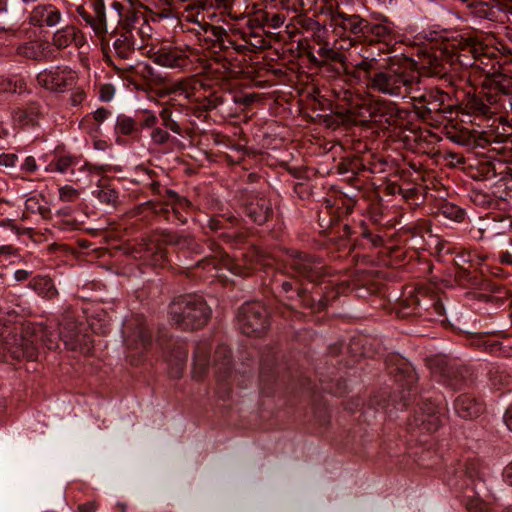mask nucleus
Wrapping results in <instances>:
<instances>
[{
	"mask_svg": "<svg viewBox=\"0 0 512 512\" xmlns=\"http://www.w3.org/2000/svg\"><path fill=\"white\" fill-rule=\"evenodd\" d=\"M295 28L299 33H309L319 23L315 19L308 17L305 14H299L294 18Z\"/></svg>",
	"mask_w": 512,
	"mask_h": 512,
	"instance_id": "52",
	"label": "nucleus"
},
{
	"mask_svg": "<svg viewBox=\"0 0 512 512\" xmlns=\"http://www.w3.org/2000/svg\"><path fill=\"white\" fill-rule=\"evenodd\" d=\"M245 214L258 225L268 221L273 214L269 199L258 194L251 195L244 204Z\"/></svg>",
	"mask_w": 512,
	"mask_h": 512,
	"instance_id": "19",
	"label": "nucleus"
},
{
	"mask_svg": "<svg viewBox=\"0 0 512 512\" xmlns=\"http://www.w3.org/2000/svg\"><path fill=\"white\" fill-rule=\"evenodd\" d=\"M469 10L472 15L480 19H492L494 15L488 4L482 1L469 2Z\"/></svg>",
	"mask_w": 512,
	"mask_h": 512,
	"instance_id": "49",
	"label": "nucleus"
},
{
	"mask_svg": "<svg viewBox=\"0 0 512 512\" xmlns=\"http://www.w3.org/2000/svg\"><path fill=\"white\" fill-rule=\"evenodd\" d=\"M365 273H356L351 280H342L337 284V293H345L347 291L358 290L361 286L366 285Z\"/></svg>",
	"mask_w": 512,
	"mask_h": 512,
	"instance_id": "45",
	"label": "nucleus"
},
{
	"mask_svg": "<svg viewBox=\"0 0 512 512\" xmlns=\"http://www.w3.org/2000/svg\"><path fill=\"white\" fill-rule=\"evenodd\" d=\"M93 9V15L90 14L84 5L76 7L77 15L89 26L95 36L100 40L103 49L109 47V32L107 24L106 7L104 0H89Z\"/></svg>",
	"mask_w": 512,
	"mask_h": 512,
	"instance_id": "11",
	"label": "nucleus"
},
{
	"mask_svg": "<svg viewBox=\"0 0 512 512\" xmlns=\"http://www.w3.org/2000/svg\"><path fill=\"white\" fill-rule=\"evenodd\" d=\"M419 75L404 66H389L370 76L367 87L393 98H407L419 92Z\"/></svg>",
	"mask_w": 512,
	"mask_h": 512,
	"instance_id": "1",
	"label": "nucleus"
},
{
	"mask_svg": "<svg viewBox=\"0 0 512 512\" xmlns=\"http://www.w3.org/2000/svg\"><path fill=\"white\" fill-rule=\"evenodd\" d=\"M411 98L426 103L429 111L452 112V106L448 104L450 95L438 88H430L424 92L419 88V92L412 94Z\"/></svg>",
	"mask_w": 512,
	"mask_h": 512,
	"instance_id": "20",
	"label": "nucleus"
},
{
	"mask_svg": "<svg viewBox=\"0 0 512 512\" xmlns=\"http://www.w3.org/2000/svg\"><path fill=\"white\" fill-rule=\"evenodd\" d=\"M455 411L463 419H473L484 411V405L473 396L462 394L455 401Z\"/></svg>",
	"mask_w": 512,
	"mask_h": 512,
	"instance_id": "27",
	"label": "nucleus"
},
{
	"mask_svg": "<svg viewBox=\"0 0 512 512\" xmlns=\"http://www.w3.org/2000/svg\"><path fill=\"white\" fill-rule=\"evenodd\" d=\"M196 103V107L202 112H209L224 103L223 94L219 92H211L203 97L193 98Z\"/></svg>",
	"mask_w": 512,
	"mask_h": 512,
	"instance_id": "38",
	"label": "nucleus"
},
{
	"mask_svg": "<svg viewBox=\"0 0 512 512\" xmlns=\"http://www.w3.org/2000/svg\"><path fill=\"white\" fill-rule=\"evenodd\" d=\"M78 74L68 66H53L41 71L36 81L51 92L63 93L76 85Z\"/></svg>",
	"mask_w": 512,
	"mask_h": 512,
	"instance_id": "9",
	"label": "nucleus"
},
{
	"mask_svg": "<svg viewBox=\"0 0 512 512\" xmlns=\"http://www.w3.org/2000/svg\"><path fill=\"white\" fill-rule=\"evenodd\" d=\"M308 38L315 44H321L328 38V29L325 25L318 23L309 33Z\"/></svg>",
	"mask_w": 512,
	"mask_h": 512,
	"instance_id": "56",
	"label": "nucleus"
},
{
	"mask_svg": "<svg viewBox=\"0 0 512 512\" xmlns=\"http://www.w3.org/2000/svg\"><path fill=\"white\" fill-rule=\"evenodd\" d=\"M168 130L169 129H166L163 126L162 127L155 126L150 133V139H151L152 143L155 145L167 144L171 139V135L168 132Z\"/></svg>",
	"mask_w": 512,
	"mask_h": 512,
	"instance_id": "54",
	"label": "nucleus"
},
{
	"mask_svg": "<svg viewBox=\"0 0 512 512\" xmlns=\"http://www.w3.org/2000/svg\"><path fill=\"white\" fill-rule=\"evenodd\" d=\"M163 244L173 245L179 250H188L194 254H201L204 251L203 246L192 236L164 230L146 244V257L155 266H162L167 260V252Z\"/></svg>",
	"mask_w": 512,
	"mask_h": 512,
	"instance_id": "4",
	"label": "nucleus"
},
{
	"mask_svg": "<svg viewBox=\"0 0 512 512\" xmlns=\"http://www.w3.org/2000/svg\"><path fill=\"white\" fill-rule=\"evenodd\" d=\"M396 36L394 24L387 17L382 16L377 22L368 21L364 42L389 43L395 40Z\"/></svg>",
	"mask_w": 512,
	"mask_h": 512,
	"instance_id": "17",
	"label": "nucleus"
},
{
	"mask_svg": "<svg viewBox=\"0 0 512 512\" xmlns=\"http://www.w3.org/2000/svg\"><path fill=\"white\" fill-rule=\"evenodd\" d=\"M494 84L498 93L502 97L511 94L512 92V77L505 74L494 75Z\"/></svg>",
	"mask_w": 512,
	"mask_h": 512,
	"instance_id": "51",
	"label": "nucleus"
},
{
	"mask_svg": "<svg viewBox=\"0 0 512 512\" xmlns=\"http://www.w3.org/2000/svg\"><path fill=\"white\" fill-rule=\"evenodd\" d=\"M472 200L476 205L484 208H490L495 204V200L491 195L481 191H474Z\"/></svg>",
	"mask_w": 512,
	"mask_h": 512,
	"instance_id": "60",
	"label": "nucleus"
},
{
	"mask_svg": "<svg viewBox=\"0 0 512 512\" xmlns=\"http://www.w3.org/2000/svg\"><path fill=\"white\" fill-rule=\"evenodd\" d=\"M123 333L127 337V341L147 346L152 340V333L148 329L146 320L141 315L132 316L123 326Z\"/></svg>",
	"mask_w": 512,
	"mask_h": 512,
	"instance_id": "18",
	"label": "nucleus"
},
{
	"mask_svg": "<svg viewBox=\"0 0 512 512\" xmlns=\"http://www.w3.org/2000/svg\"><path fill=\"white\" fill-rule=\"evenodd\" d=\"M111 36L115 37L112 46L116 57L121 60L131 59L136 51V41L133 32L114 29Z\"/></svg>",
	"mask_w": 512,
	"mask_h": 512,
	"instance_id": "25",
	"label": "nucleus"
},
{
	"mask_svg": "<svg viewBox=\"0 0 512 512\" xmlns=\"http://www.w3.org/2000/svg\"><path fill=\"white\" fill-rule=\"evenodd\" d=\"M466 368H458L453 364H446L443 369L444 382L454 389H460L465 380Z\"/></svg>",
	"mask_w": 512,
	"mask_h": 512,
	"instance_id": "37",
	"label": "nucleus"
},
{
	"mask_svg": "<svg viewBox=\"0 0 512 512\" xmlns=\"http://www.w3.org/2000/svg\"><path fill=\"white\" fill-rule=\"evenodd\" d=\"M234 33L239 34V38L250 45V50L256 51L257 49H263L266 47L264 37L254 30L236 28L234 29Z\"/></svg>",
	"mask_w": 512,
	"mask_h": 512,
	"instance_id": "40",
	"label": "nucleus"
},
{
	"mask_svg": "<svg viewBox=\"0 0 512 512\" xmlns=\"http://www.w3.org/2000/svg\"><path fill=\"white\" fill-rule=\"evenodd\" d=\"M34 340H40L49 350H57L60 346L61 336L48 326H37L33 330Z\"/></svg>",
	"mask_w": 512,
	"mask_h": 512,
	"instance_id": "33",
	"label": "nucleus"
},
{
	"mask_svg": "<svg viewBox=\"0 0 512 512\" xmlns=\"http://www.w3.org/2000/svg\"><path fill=\"white\" fill-rule=\"evenodd\" d=\"M399 313L402 317L418 316L426 321L444 322V306L439 298L429 294L424 287H418L401 300Z\"/></svg>",
	"mask_w": 512,
	"mask_h": 512,
	"instance_id": "3",
	"label": "nucleus"
},
{
	"mask_svg": "<svg viewBox=\"0 0 512 512\" xmlns=\"http://www.w3.org/2000/svg\"><path fill=\"white\" fill-rule=\"evenodd\" d=\"M278 282L279 280H276V283ZM280 287L281 292L285 294V298L290 301L288 304L290 307H293L295 304L310 308L314 312H320L328 305L329 300L327 297H322L316 302L308 289L303 287L296 277L292 276L289 280L280 281Z\"/></svg>",
	"mask_w": 512,
	"mask_h": 512,
	"instance_id": "10",
	"label": "nucleus"
},
{
	"mask_svg": "<svg viewBox=\"0 0 512 512\" xmlns=\"http://www.w3.org/2000/svg\"><path fill=\"white\" fill-rule=\"evenodd\" d=\"M26 90V83L21 80H12L11 78L0 76V93H18Z\"/></svg>",
	"mask_w": 512,
	"mask_h": 512,
	"instance_id": "46",
	"label": "nucleus"
},
{
	"mask_svg": "<svg viewBox=\"0 0 512 512\" xmlns=\"http://www.w3.org/2000/svg\"><path fill=\"white\" fill-rule=\"evenodd\" d=\"M355 233L359 234L364 239H367L372 247H380L383 245L384 240L381 235L373 233L364 221H361Z\"/></svg>",
	"mask_w": 512,
	"mask_h": 512,
	"instance_id": "48",
	"label": "nucleus"
},
{
	"mask_svg": "<svg viewBox=\"0 0 512 512\" xmlns=\"http://www.w3.org/2000/svg\"><path fill=\"white\" fill-rule=\"evenodd\" d=\"M485 104H488V109L496 114L501 111H507V105L503 100V97L499 94L486 93L483 96Z\"/></svg>",
	"mask_w": 512,
	"mask_h": 512,
	"instance_id": "50",
	"label": "nucleus"
},
{
	"mask_svg": "<svg viewBox=\"0 0 512 512\" xmlns=\"http://www.w3.org/2000/svg\"><path fill=\"white\" fill-rule=\"evenodd\" d=\"M30 287L43 298L53 299L58 295V291L49 277H34L30 282Z\"/></svg>",
	"mask_w": 512,
	"mask_h": 512,
	"instance_id": "35",
	"label": "nucleus"
},
{
	"mask_svg": "<svg viewBox=\"0 0 512 512\" xmlns=\"http://www.w3.org/2000/svg\"><path fill=\"white\" fill-rule=\"evenodd\" d=\"M442 424V416L439 406L432 401L423 402L422 406L409 420L411 429L418 428L423 432L432 433L439 429Z\"/></svg>",
	"mask_w": 512,
	"mask_h": 512,
	"instance_id": "12",
	"label": "nucleus"
},
{
	"mask_svg": "<svg viewBox=\"0 0 512 512\" xmlns=\"http://www.w3.org/2000/svg\"><path fill=\"white\" fill-rule=\"evenodd\" d=\"M205 32L209 35L211 40L217 44L223 40V37L226 36L227 31L221 26L208 25L205 28Z\"/></svg>",
	"mask_w": 512,
	"mask_h": 512,
	"instance_id": "61",
	"label": "nucleus"
},
{
	"mask_svg": "<svg viewBox=\"0 0 512 512\" xmlns=\"http://www.w3.org/2000/svg\"><path fill=\"white\" fill-rule=\"evenodd\" d=\"M284 267L293 277H303L310 282L318 281L325 270L322 261L312 255L295 250L286 253Z\"/></svg>",
	"mask_w": 512,
	"mask_h": 512,
	"instance_id": "6",
	"label": "nucleus"
},
{
	"mask_svg": "<svg viewBox=\"0 0 512 512\" xmlns=\"http://www.w3.org/2000/svg\"><path fill=\"white\" fill-rule=\"evenodd\" d=\"M489 382L495 389L506 387L511 382V376L504 367L493 365L488 372Z\"/></svg>",
	"mask_w": 512,
	"mask_h": 512,
	"instance_id": "39",
	"label": "nucleus"
},
{
	"mask_svg": "<svg viewBox=\"0 0 512 512\" xmlns=\"http://www.w3.org/2000/svg\"><path fill=\"white\" fill-rule=\"evenodd\" d=\"M239 328L247 336L259 337L269 327V318L266 307L260 302L245 303L237 315Z\"/></svg>",
	"mask_w": 512,
	"mask_h": 512,
	"instance_id": "7",
	"label": "nucleus"
},
{
	"mask_svg": "<svg viewBox=\"0 0 512 512\" xmlns=\"http://www.w3.org/2000/svg\"><path fill=\"white\" fill-rule=\"evenodd\" d=\"M460 473L465 478L462 486H472L473 489L477 483L484 482L486 477L485 467L479 460H468Z\"/></svg>",
	"mask_w": 512,
	"mask_h": 512,
	"instance_id": "30",
	"label": "nucleus"
},
{
	"mask_svg": "<svg viewBox=\"0 0 512 512\" xmlns=\"http://www.w3.org/2000/svg\"><path fill=\"white\" fill-rule=\"evenodd\" d=\"M212 254L206 256L197 263V266L206 267L212 265L214 269L220 270L225 268L235 275L246 276L248 272L235 259L231 258L220 247H211Z\"/></svg>",
	"mask_w": 512,
	"mask_h": 512,
	"instance_id": "15",
	"label": "nucleus"
},
{
	"mask_svg": "<svg viewBox=\"0 0 512 512\" xmlns=\"http://www.w3.org/2000/svg\"><path fill=\"white\" fill-rule=\"evenodd\" d=\"M211 316V309L198 295H181L168 306V319L171 325L183 331L204 327Z\"/></svg>",
	"mask_w": 512,
	"mask_h": 512,
	"instance_id": "2",
	"label": "nucleus"
},
{
	"mask_svg": "<svg viewBox=\"0 0 512 512\" xmlns=\"http://www.w3.org/2000/svg\"><path fill=\"white\" fill-rule=\"evenodd\" d=\"M158 123L157 115L148 109L141 112L139 125L142 129H153Z\"/></svg>",
	"mask_w": 512,
	"mask_h": 512,
	"instance_id": "58",
	"label": "nucleus"
},
{
	"mask_svg": "<svg viewBox=\"0 0 512 512\" xmlns=\"http://www.w3.org/2000/svg\"><path fill=\"white\" fill-rule=\"evenodd\" d=\"M439 212L445 218L456 222H461L465 217V211L463 209L449 202L443 203L439 208Z\"/></svg>",
	"mask_w": 512,
	"mask_h": 512,
	"instance_id": "47",
	"label": "nucleus"
},
{
	"mask_svg": "<svg viewBox=\"0 0 512 512\" xmlns=\"http://www.w3.org/2000/svg\"><path fill=\"white\" fill-rule=\"evenodd\" d=\"M73 164H75V159L70 155H64L51 162L50 166H54V169L60 173H65Z\"/></svg>",
	"mask_w": 512,
	"mask_h": 512,
	"instance_id": "59",
	"label": "nucleus"
},
{
	"mask_svg": "<svg viewBox=\"0 0 512 512\" xmlns=\"http://www.w3.org/2000/svg\"><path fill=\"white\" fill-rule=\"evenodd\" d=\"M138 20L136 14L127 15L125 18H121V21L118 19V23L121 27L120 31H131L133 32L134 23Z\"/></svg>",
	"mask_w": 512,
	"mask_h": 512,
	"instance_id": "64",
	"label": "nucleus"
},
{
	"mask_svg": "<svg viewBox=\"0 0 512 512\" xmlns=\"http://www.w3.org/2000/svg\"><path fill=\"white\" fill-rule=\"evenodd\" d=\"M378 62L376 59H363L359 63L356 64V68L359 71L364 72V78L367 82H370V76L373 73H377L380 70L376 68Z\"/></svg>",
	"mask_w": 512,
	"mask_h": 512,
	"instance_id": "53",
	"label": "nucleus"
},
{
	"mask_svg": "<svg viewBox=\"0 0 512 512\" xmlns=\"http://www.w3.org/2000/svg\"><path fill=\"white\" fill-rule=\"evenodd\" d=\"M0 343L3 352H6L11 359H26L35 361L38 357V348L32 335L18 332L16 327H0Z\"/></svg>",
	"mask_w": 512,
	"mask_h": 512,
	"instance_id": "5",
	"label": "nucleus"
},
{
	"mask_svg": "<svg viewBox=\"0 0 512 512\" xmlns=\"http://www.w3.org/2000/svg\"><path fill=\"white\" fill-rule=\"evenodd\" d=\"M159 118L164 128L169 129L177 135L182 134V128L180 124L173 119V112L170 107L165 105L159 112Z\"/></svg>",
	"mask_w": 512,
	"mask_h": 512,
	"instance_id": "44",
	"label": "nucleus"
},
{
	"mask_svg": "<svg viewBox=\"0 0 512 512\" xmlns=\"http://www.w3.org/2000/svg\"><path fill=\"white\" fill-rule=\"evenodd\" d=\"M97 198L102 202L106 204H112L114 205L118 200V193L116 190L108 187H102L96 192Z\"/></svg>",
	"mask_w": 512,
	"mask_h": 512,
	"instance_id": "55",
	"label": "nucleus"
},
{
	"mask_svg": "<svg viewBox=\"0 0 512 512\" xmlns=\"http://www.w3.org/2000/svg\"><path fill=\"white\" fill-rule=\"evenodd\" d=\"M488 106V104H485L483 96L472 95L467 97L464 110L470 115L488 117L493 114V111H490Z\"/></svg>",
	"mask_w": 512,
	"mask_h": 512,
	"instance_id": "36",
	"label": "nucleus"
},
{
	"mask_svg": "<svg viewBox=\"0 0 512 512\" xmlns=\"http://www.w3.org/2000/svg\"><path fill=\"white\" fill-rule=\"evenodd\" d=\"M512 231V216L503 215L500 218H493L491 222L486 223L485 228L481 229V239L484 234L488 233L489 236L505 235Z\"/></svg>",
	"mask_w": 512,
	"mask_h": 512,
	"instance_id": "32",
	"label": "nucleus"
},
{
	"mask_svg": "<svg viewBox=\"0 0 512 512\" xmlns=\"http://www.w3.org/2000/svg\"><path fill=\"white\" fill-rule=\"evenodd\" d=\"M210 350L211 344L207 340H201L196 344L195 351L193 354V378L201 379L207 373L210 365Z\"/></svg>",
	"mask_w": 512,
	"mask_h": 512,
	"instance_id": "26",
	"label": "nucleus"
},
{
	"mask_svg": "<svg viewBox=\"0 0 512 512\" xmlns=\"http://www.w3.org/2000/svg\"><path fill=\"white\" fill-rule=\"evenodd\" d=\"M20 169L25 174H32L38 169L36 159L33 156H27L20 166Z\"/></svg>",
	"mask_w": 512,
	"mask_h": 512,
	"instance_id": "63",
	"label": "nucleus"
},
{
	"mask_svg": "<svg viewBox=\"0 0 512 512\" xmlns=\"http://www.w3.org/2000/svg\"><path fill=\"white\" fill-rule=\"evenodd\" d=\"M87 43L85 34L75 25H66L56 30L52 35V45L58 50H63L74 44L81 48Z\"/></svg>",
	"mask_w": 512,
	"mask_h": 512,
	"instance_id": "21",
	"label": "nucleus"
},
{
	"mask_svg": "<svg viewBox=\"0 0 512 512\" xmlns=\"http://www.w3.org/2000/svg\"><path fill=\"white\" fill-rule=\"evenodd\" d=\"M41 115L40 105L30 103L23 108H17L12 113L13 121L20 126H34Z\"/></svg>",
	"mask_w": 512,
	"mask_h": 512,
	"instance_id": "31",
	"label": "nucleus"
},
{
	"mask_svg": "<svg viewBox=\"0 0 512 512\" xmlns=\"http://www.w3.org/2000/svg\"><path fill=\"white\" fill-rule=\"evenodd\" d=\"M322 5L318 12L330 17L331 23L342 29L343 33L353 35L355 38L364 41L368 20L358 14H347L339 9H334L331 2L321 0Z\"/></svg>",
	"mask_w": 512,
	"mask_h": 512,
	"instance_id": "8",
	"label": "nucleus"
},
{
	"mask_svg": "<svg viewBox=\"0 0 512 512\" xmlns=\"http://www.w3.org/2000/svg\"><path fill=\"white\" fill-rule=\"evenodd\" d=\"M80 197V192L70 185L59 188V199L62 202H76Z\"/></svg>",
	"mask_w": 512,
	"mask_h": 512,
	"instance_id": "57",
	"label": "nucleus"
},
{
	"mask_svg": "<svg viewBox=\"0 0 512 512\" xmlns=\"http://www.w3.org/2000/svg\"><path fill=\"white\" fill-rule=\"evenodd\" d=\"M15 54L18 57L34 60H48L52 54L48 42L42 39H34L18 44L15 48Z\"/></svg>",
	"mask_w": 512,
	"mask_h": 512,
	"instance_id": "22",
	"label": "nucleus"
},
{
	"mask_svg": "<svg viewBox=\"0 0 512 512\" xmlns=\"http://www.w3.org/2000/svg\"><path fill=\"white\" fill-rule=\"evenodd\" d=\"M188 351L184 347H177L171 353L168 363H169V374L173 378H180L186 361H187Z\"/></svg>",
	"mask_w": 512,
	"mask_h": 512,
	"instance_id": "34",
	"label": "nucleus"
},
{
	"mask_svg": "<svg viewBox=\"0 0 512 512\" xmlns=\"http://www.w3.org/2000/svg\"><path fill=\"white\" fill-rule=\"evenodd\" d=\"M138 130L137 122L132 117L121 114L117 117L115 132L118 135L129 136Z\"/></svg>",
	"mask_w": 512,
	"mask_h": 512,
	"instance_id": "42",
	"label": "nucleus"
},
{
	"mask_svg": "<svg viewBox=\"0 0 512 512\" xmlns=\"http://www.w3.org/2000/svg\"><path fill=\"white\" fill-rule=\"evenodd\" d=\"M61 19L60 10L52 4L37 5L30 15V22L38 27H54L60 23Z\"/></svg>",
	"mask_w": 512,
	"mask_h": 512,
	"instance_id": "23",
	"label": "nucleus"
},
{
	"mask_svg": "<svg viewBox=\"0 0 512 512\" xmlns=\"http://www.w3.org/2000/svg\"><path fill=\"white\" fill-rule=\"evenodd\" d=\"M418 63L428 76L443 77L450 67V62L444 58V51L433 47L420 51Z\"/></svg>",
	"mask_w": 512,
	"mask_h": 512,
	"instance_id": "14",
	"label": "nucleus"
},
{
	"mask_svg": "<svg viewBox=\"0 0 512 512\" xmlns=\"http://www.w3.org/2000/svg\"><path fill=\"white\" fill-rule=\"evenodd\" d=\"M235 28H231L227 31L226 36L223 37V40L219 43L221 49L233 48L236 45L237 38H239V34L234 33Z\"/></svg>",
	"mask_w": 512,
	"mask_h": 512,
	"instance_id": "62",
	"label": "nucleus"
},
{
	"mask_svg": "<svg viewBox=\"0 0 512 512\" xmlns=\"http://www.w3.org/2000/svg\"><path fill=\"white\" fill-rule=\"evenodd\" d=\"M59 335L65 347L69 350H76L80 345L79 327L76 321L65 317L60 324Z\"/></svg>",
	"mask_w": 512,
	"mask_h": 512,
	"instance_id": "29",
	"label": "nucleus"
},
{
	"mask_svg": "<svg viewBox=\"0 0 512 512\" xmlns=\"http://www.w3.org/2000/svg\"><path fill=\"white\" fill-rule=\"evenodd\" d=\"M318 45H319V48L317 50V55L320 57L323 64H325L328 61L343 62L344 55L341 52L330 47L327 39H325L324 43H321Z\"/></svg>",
	"mask_w": 512,
	"mask_h": 512,
	"instance_id": "43",
	"label": "nucleus"
},
{
	"mask_svg": "<svg viewBox=\"0 0 512 512\" xmlns=\"http://www.w3.org/2000/svg\"><path fill=\"white\" fill-rule=\"evenodd\" d=\"M150 58L159 66L184 71L191 65L190 54L177 47H161Z\"/></svg>",
	"mask_w": 512,
	"mask_h": 512,
	"instance_id": "13",
	"label": "nucleus"
},
{
	"mask_svg": "<svg viewBox=\"0 0 512 512\" xmlns=\"http://www.w3.org/2000/svg\"><path fill=\"white\" fill-rule=\"evenodd\" d=\"M405 110L400 109L394 102L386 100L376 101L372 107L371 117L376 122H384L388 125L395 124L403 118Z\"/></svg>",
	"mask_w": 512,
	"mask_h": 512,
	"instance_id": "24",
	"label": "nucleus"
},
{
	"mask_svg": "<svg viewBox=\"0 0 512 512\" xmlns=\"http://www.w3.org/2000/svg\"><path fill=\"white\" fill-rule=\"evenodd\" d=\"M214 364L226 375L231 370V351L226 345H219L214 353Z\"/></svg>",
	"mask_w": 512,
	"mask_h": 512,
	"instance_id": "41",
	"label": "nucleus"
},
{
	"mask_svg": "<svg viewBox=\"0 0 512 512\" xmlns=\"http://www.w3.org/2000/svg\"><path fill=\"white\" fill-rule=\"evenodd\" d=\"M481 56L482 46L471 38H465L454 45L451 61L458 62L462 67H472Z\"/></svg>",
	"mask_w": 512,
	"mask_h": 512,
	"instance_id": "16",
	"label": "nucleus"
},
{
	"mask_svg": "<svg viewBox=\"0 0 512 512\" xmlns=\"http://www.w3.org/2000/svg\"><path fill=\"white\" fill-rule=\"evenodd\" d=\"M197 86H201V83L194 77L182 78L166 86L160 96L176 94L191 100L195 96Z\"/></svg>",
	"mask_w": 512,
	"mask_h": 512,
	"instance_id": "28",
	"label": "nucleus"
}]
</instances>
